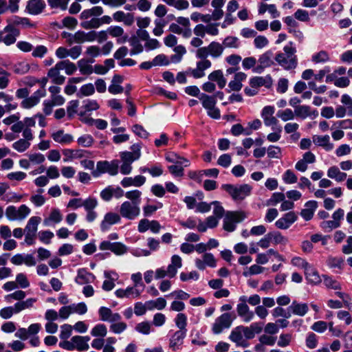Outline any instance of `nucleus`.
<instances>
[{
	"instance_id": "1",
	"label": "nucleus",
	"mask_w": 352,
	"mask_h": 352,
	"mask_svg": "<svg viewBox=\"0 0 352 352\" xmlns=\"http://www.w3.org/2000/svg\"><path fill=\"white\" fill-rule=\"evenodd\" d=\"M64 70L68 75H72L77 70L76 65L69 60H63L58 62L53 67L49 69L47 77L52 79L56 85H62L65 80V77L60 75V71Z\"/></svg>"
},
{
	"instance_id": "2",
	"label": "nucleus",
	"mask_w": 352,
	"mask_h": 352,
	"mask_svg": "<svg viewBox=\"0 0 352 352\" xmlns=\"http://www.w3.org/2000/svg\"><path fill=\"white\" fill-rule=\"evenodd\" d=\"M296 52V47L293 46V43L290 42L283 47V52L276 55L275 60L285 69H295L297 66Z\"/></svg>"
},
{
	"instance_id": "3",
	"label": "nucleus",
	"mask_w": 352,
	"mask_h": 352,
	"mask_svg": "<svg viewBox=\"0 0 352 352\" xmlns=\"http://www.w3.org/2000/svg\"><path fill=\"white\" fill-rule=\"evenodd\" d=\"M222 188L226 190L235 201H241L249 196L252 187L246 184L241 185L223 184Z\"/></svg>"
},
{
	"instance_id": "4",
	"label": "nucleus",
	"mask_w": 352,
	"mask_h": 352,
	"mask_svg": "<svg viewBox=\"0 0 352 352\" xmlns=\"http://www.w3.org/2000/svg\"><path fill=\"white\" fill-rule=\"evenodd\" d=\"M246 217L243 211H228L225 214L223 228L227 232H233L236 223L241 222Z\"/></svg>"
},
{
	"instance_id": "5",
	"label": "nucleus",
	"mask_w": 352,
	"mask_h": 352,
	"mask_svg": "<svg viewBox=\"0 0 352 352\" xmlns=\"http://www.w3.org/2000/svg\"><path fill=\"white\" fill-rule=\"evenodd\" d=\"M140 155V150L134 152L124 151L120 153V173L123 175H129L133 169V162L138 160Z\"/></svg>"
},
{
	"instance_id": "6",
	"label": "nucleus",
	"mask_w": 352,
	"mask_h": 352,
	"mask_svg": "<svg viewBox=\"0 0 352 352\" xmlns=\"http://www.w3.org/2000/svg\"><path fill=\"white\" fill-rule=\"evenodd\" d=\"M119 213L124 219L133 220L140 216V207L135 203H130L129 201H125L120 205Z\"/></svg>"
},
{
	"instance_id": "7",
	"label": "nucleus",
	"mask_w": 352,
	"mask_h": 352,
	"mask_svg": "<svg viewBox=\"0 0 352 352\" xmlns=\"http://www.w3.org/2000/svg\"><path fill=\"white\" fill-rule=\"evenodd\" d=\"M118 160L98 162L96 164V169L93 171L92 174L94 177H98L104 173H108L111 175H116L118 173Z\"/></svg>"
},
{
	"instance_id": "8",
	"label": "nucleus",
	"mask_w": 352,
	"mask_h": 352,
	"mask_svg": "<svg viewBox=\"0 0 352 352\" xmlns=\"http://www.w3.org/2000/svg\"><path fill=\"white\" fill-rule=\"evenodd\" d=\"M30 213V209L26 205H21L16 208L14 206H8L6 210V216L10 221L23 220Z\"/></svg>"
},
{
	"instance_id": "9",
	"label": "nucleus",
	"mask_w": 352,
	"mask_h": 352,
	"mask_svg": "<svg viewBox=\"0 0 352 352\" xmlns=\"http://www.w3.org/2000/svg\"><path fill=\"white\" fill-rule=\"evenodd\" d=\"M19 35V31L11 24L8 25L0 32V42H3L6 45H10L16 41Z\"/></svg>"
},
{
	"instance_id": "10",
	"label": "nucleus",
	"mask_w": 352,
	"mask_h": 352,
	"mask_svg": "<svg viewBox=\"0 0 352 352\" xmlns=\"http://www.w3.org/2000/svg\"><path fill=\"white\" fill-rule=\"evenodd\" d=\"M239 303L236 307V311L239 317L245 322H249L254 318V313L250 310L246 302V296H242L239 298Z\"/></svg>"
},
{
	"instance_id": "11",
	"label": "nucleus",
	"mask_w": 352,
	"mask_h": 352,
	"mask_svg": "<svg viewBox=\"0 0 352 352\" xmlns=\"http://www.w3.org/2000/svg\"><path fill=\"white\" fill-rule=\"evenodd\" d=\"M233 318L230 313H225L218 317L212 325V331L214 334H219L224 329L229 328L232 322Z\"/></svg>"
},
{
	"instance_id": "12",
	"label": "nucleus",
	"mask_w": 352,
	"mask_h": 352,
	"mask_svg": "<svg viewBox=\"0 0 352 352\" xmlns=\"http://www.w3.org/2000/svg\"><path fill=\"white\" fill-rule=\"evenodd\" d=\"M212 63L210 60H200L196 64V68L189 69L186 73L195 78H200L205 76V70L210 68Z\"/></svg>"
},
{
	"instance_id": "13",
	"label": "nucleus",
	"mask_w": 352,
	"mask_h": 352,
	"mask_svg": "<svg viewBox=\"0 0 352 352\" xmlns=\"http://www.w3.org/2000/svg\"><path fill=\"white\" fill-rule=\"evenodd\" d=\"M46 7V4L43 0H29L25 6V12L31 15H38L41 14Z\"/></svg>"
},
{
	"instance_id": "14",
	"label": "nucleus",
	"mask_w": 352,
	"mask_h": 352,
	"mask_svg": "<svg viewBox=\"0 0 352 352\" xmlns=\"http://www.w3.org/2000/svg\"><path fill=\"white\" fill-rule=\"evenodd\" d=\"M45 96V91L44 89H39L34 92L30 97H27L21 103V105L24 109H30L36 106L41 98Z\"/></svg>"
},
{
	"instance_id": "15",
	"label": "nucleus",
	"mask_w": 352,
	"mask_h": 352,
	"mask_svg": "<svg viewBox=\"0 0 352 352\" xmlns=\"http://www.w3.org/2000/svg\"><path fill=\"white\" fill-rule=\"evenodd\" d=\"M10 261L15 265L25 264L28 267L34 266L36 263L34 257L32 254H16L11 258Z\"/></svg>"
},
{
	"instance_id": "16",
	"label": "nucleus",
	"mask_w": 352,
	"mask_h": 352,
	"mask_svg": "<svg viewBox=\"0 0 352 352\" xmlns=\"http://www.w3.org/2000/svg\"><path fill=\"white\" fill-rule=\"evenodd\" d=\"M121 221V216L120 214L109 212L105 214L103 220L100 223V228L102 231L109 229L110 226L119 223Z\"/></svg>"
},
{
	"instance_id": "17",
	"label": "nucleus",
	"mask_w": 352,
	"mask_h": 352,
	"mask_svg": "<svg viewBox=\"0 0 352 352\" xmlns=\"http://www.w3.org/2000/svg\"><path fill=\"white\" fill-rule=\"evenodd\" d=\"M229 339L237 346L244 348L249 346V343L243 338V333L241 326H238L232 330Z\"/></svg>"
},
{
	"instance_id": "18",
	"label": "nucleus",
	"mask_w": 352,
	"mask_h": 352,
	"mask_svg": "<svg viewBox=\"0 0 352 352\" xmlns=\"http://www.w3.org/2000/svg\"><path fill=\"white\" fill-rule=\"evenodd\" d=\"M297 220V215L294 212H289L284 216L278 219L276 223V226L279 229H287L293 223Z\"/></svg>"
},
{
	"instance_id": "19",
	"label": "nucleus",
	"mask_w": 352,
	"mask_h": 352,
	"mask_svg": "<svg viewBox=\"0 0 352 352\" xmlns=\"http://www.w3.org/2000/svg\"><path fill=\"white\" fill-rule=\"evenodd\" d=\"M99 315L100 320L109 322H115L120 321L121 316L118 313H113L109 308L102 307L99 309Z\"/></svg>"
},
{
	"instance_id": "20",
	"label": "nucleus",
	"mask_w": 352,
	"mask_h": 352,
	"mask_svg": "<svg viewBox=\"0 0 352 352\" xmlns=\"http://www.w3.org/2000/svg\"><path fill=\"white\" fill-rule=\"evenodd\" d=\"M195 265L199 270H204L206 266L215 267L216 260L211 253H205L202 259L197 258L195 260Z\"/></svg>"
},
{
	"instance_id": "21",
	"label": "nucleus",
	"mask_w": 352,
	"mask_h": 352,
	"mask_svg": "<svg viewBox=\"0 0 352 352\" xmlns=\"http://www.w3.org/2000/svg\"><path fill=\"white\" fill-rule=\"evenodd\" d=\"M186 337V331H177L171 336L169 340V347L173 351H177L183 344V340Z\"/></svg>"
},
{
	"instance_id": "22",
	"label": "nucleus",
	"mask_w": 352,
	"mask_h": 352,
	"mask_svg": "<svg viewBox=\"0 0 352 352\" xmlns=\"http://www.w3.org/2000/svg\"><path fill=\"white\" fill-rule=\"evenodd\" d=\"M122 81V76L115 75L111 79V85L109 86V92L113 95L122 93L124 91V87L121 85Z\"/></svg>"
},
{
	"instance_id": "23",
	"label": "nucleus",
	"mask_w": 352,
	"mask_h": 352,
	"mask_svg": "<svg viewBox=\"0 0 352 352\" xmlns=\"http://www.w3.org/2000/svg\"><path fill=\"white\" fill-rule=\"evenodd\" d=\"M72 338L74 349L77 351H85L89 349V345L88 344L89 341L90 340L89 336H75Z\"/></svg>"
},
{
	"instance_id": "24",
	"label": "nucleus",
	"mask_w": 352,
	"mask_h": 352,
	"mask_svg": "<svg viewBox=\"0 0 352 352\" xmlns=\"http://www.w3.org/2000/svg\"><path fill=\"white\" fill-rule=\"evenodd\" d=\"M318 207V203L316 201H309L305 205V208L300 212L301 217L305 221H309L312 219L315 210Z\"/></svg>"
},
{
	"instance_id": "25",
	"label": "nucleus",
	"mask_w": 352,
	"mask_h": 352,
	"mask_svg": "<svg viewBox=\"0 0 352 352\" xmlns=\"http://www.w3.org/2000/svg\"><path fill=\"white\" fill-rule=\"evenodd\" d=\"M115 294L118 298H135L140 296L141 292L134 287H128L125 289H117Z\"/></svg>"
},
{
	"instance_id": "26",
	"label": "nucleus",
	"mask_w": 352,
	"mask_h": 352,
	"mask_svg": "<svg viewBox=\"0 0 352 352\" xmlns=\"http://www.w3.org/2000/svg\"><path fill=\"white\" fill-rule=\"evenodd\" d=\"M295 116L305 119L307 117L316 118L318 116L317 111H311V108L307 105L298 106L294 109Z\"/></svg>"
},
{
	"instance_id": "27",
	"label": "nucleus",
	"mask_w": 352,
	"mask_h": 352,
	"mask_svg": "<svg viewBox=\"0 0 352 352\" xmlns=\"http://www.w3.org/2000/svg\"><path fill=\"white\" fill-rule=\"evenodd\" d=\"M289 310L294 315L304 316L308 312L309 307L307 303H300L294 300L289 307Z\"/></svg>"
},
{
	"instance_id": "28",
	"label": "nucleus",
	"mask_w": 352,
	"mask_h": 352,
	"mask_svg": "<svg viewBox=\"0 0 352 352\" xmlns=\"http://www.w3.org/2000/svg\"><path fill=\"white\" fill-rule=\"evenodd\" d=\"M51 136L56 142L61 144H69L73 141V137L68 133H65L63 130L55 131L52 133Z\"/></svg>"
},
{
	"instance_id": "29",
	"label": "nucleus",
	"mask_w": 352,
	"mask_h": 352,
	"mask_svg": "<svg viewBox=\"0 0 352 352\" xmlns=\"http://www.w3.org/2000/svg\"><path fill=\"white\" fill-rule=\"evenodd\" d=\"M107 32H109V35L112 37L118 38V42L122 43L124 42L127 39V36H124V29L118 25H112L107 28Z\"/></svg>"
},
{
	"instance_id": "30",
	"label": "nucleus",
	"mask_w": 352,
	"mask_h": 352,
	"mask_svg": "<svg viewBox=\"0 0 352 352\" xmlns=\"http://www.w3.org/2000/svg\"><path fill=\"white\" fill-rule=\"evenodd\" d=\"M95 276L93 274L88 272L85 269H80L75 281L79 285H84L93 282Z\"/></svg>"
},
{
	"instance_id": "31",
	"label": "nucleus",
	"mask_w": 352,
	"mask_h": 352,
	"mask_svg": "<svg viewBox=\"0 0 352 352\" xmlns=\"http://www.w3.org/2000/svg\"><path fill=\"white\" fill-rule=\"evenodd\" d=\"M182 265V258L178 255H173L171 257V263L168 266V276L173 278L177 272V270Z\"/></svg>"
},
{
	"instance_id": "32",
	"label": "nucleus",
	"mask_w": 352,
	"mask_h": 352,
	"mask_svg": "<svg viewBox=\"0 0 352 352\" xmlns=\"http://www.w3.org/2000/svg\"><path fill=\"white\" fill-rule=\"evenodd\" d=\"M95 31L85 32L83 31H78L74 34V40L76 43H83L85 42L94 41Z\"/></svg>"
},
{
	"instance_id": "33",
	"label": "nucleus",
	"mask_w": 352,
	"mask_h": 352,
	"mask_svg": "<svg viewBox=\"0 0 352 352\" xmlns=\"http://www.w3.org/2000/svg\"><path fill=\"white\" fill-rule=\"evenodd\" d=\"M247 76L243 72H238L234 75V80L230 81L228 84L229 87L232 91H240L243 87L242 81L246 78Z\"/></svg>"
},
{
	"instance_id": "34",
	"label": "nucleus",
	"mask_w": 352,
	"mask_h": 352,
	"mask_svg": "<svg viewBox=\"0 0 352 352\" xmlns=\"http://www.w3.org/2000/svg\"><path fill=\"white\" fill-rule=\"evenodd\" d=\"M305 275L308 282L311 284L316 285L321 282L320 276L311 265L306 269Z\"/></svg>"
},
{
	"instance_id": "35",
	"label": "nucleus",
	"mask_w": 352,
	"mask_h": 352,
	"mask_svg": "<svg viewBox=\"0 0 352 352\" xmlns=\"http://www.w3.org/2000/svg\"><path fill=\"white\" fill-rule=\"evenodd\" d=\"M113 18L118 22H124L127 25H131L134 22L133 14L130 13H124L122 11H117L113 14Z\"/></svg>"
},
{
	"instance_id": "36",
	"label": "nucleus",
	"mask_w": 352,
	"mask_h": 352,
	"mask_svg": "<svg viewBox=\"0 0 352 352\" xmlns=\"http://www.w3.org/2000/svg\"><path fill=\"white\" fill-rule=\"evenodd\" d=\"M329 136L326 135L323 136L314 135L313 137V142L315 144L322 146L327 151H331L333 148V144L329 142Z\"/></svg>"
},
{
	"instance_id": "37",
	"label": "nucleus",
	"mask_w": 352,
	"mask_h": 352,
	"mask_svg": "<svg viewBox=\"0 0 352 352\" xmlns=\"http://www.w3.org/2000/svg\"><path fill=\"white\" fill-rule=\"evenodd\" d=\"M272 83V79L270 76H256L250 80V86L252 87L258 88L261 86L268 87Z\"/></svg>"
},
{
	"instance_id": "38",
	"label": "nucleus",
	"mask_w": 352,
	"mask_h": 352,
	"mask_svg": "<svg viewBox=\"0 0 352 352\" xmlns=\"http://www.w3.org/2000/svg\"><path fill=\"white\" fill-rule=\"evenodd\" d=\"M103 13V8L100 6H94L90 9L83 10L80 14L81 19H89L94 16L96 17L100 16Z\"/></svg>"
},
{
	"instance_id": "39",
	"label": "nucleus",
	"mask_w": 352,
	"mask_h": 352,
	"mask_svg": "<svg viewBox=\"0 0 352 352\" xmlns=\"http://www.w3.org/2000/svg\"><path fill=\"white\" fill-rule=\"evenodd\" d=\"M208 78L210 81L217 82L220 89H223L226 85V80L224 78L221 70L212 72L208 75Z\"/></svg>"
},
{
	"instance_id": "40",
	"label": "nucleus",
	"mask_w": 352,
	"mask_h": 352,
	"mask_svg": "<svg viewBox=\"0 0 352 352\" xmlns=\"http://www.w3.org/2000/svg\"><path fill=\"white\" fill-rule=\"evenodd\" d=\"M63 219V216L60 210L57 208H53L49 215V217L44 219L43 223L48 226L51 223H60Z\"/></svg>"
},
{
	"instance_id": "41",
	"label": "nucleus",
	"mask_w": 352,
	"mask_h": 352,
	"mask_svg": "<svg viewBox=\"0 0 352 352\" xmlns=\"http://www.w3.org/2000/svg\"><path fill=\"white\" fill-rule=\"evenodd\" d=\"M327 175L338 182L344 181L346 177V173L341 172L337 166L330 167L328 169Z\"/></svg>"
},
{
	"instance_id": "42",
	"label": "nucleus",
	"mask_w": 352,
	"mask_h": 352,
	"mask_svg": "<svg viewBox=\"0 0 352 352\" xmlns=\"http://www.w3.org/2000/svg\"><path fill=\"white\" fill-rule=\"evenodd\" d=\"M208 45L210 56L212 58H217L222 55L224 50V47L222 44L216 41H212Z\"/></svg>"
},
{
	"instance_id": "43",
	"label": "nucleus",
	"mask_w": 352,
	"mask_h": 352,
	"mask_svg": "<svg viewBox=\"0 0 352 352\" xmlns=\"http://www.w3.org/2000/svg\"><path fill=\"white\" fill-rule=\"evenodd\" d=\"M41 218L39 217H32L28 221V223L25 228L24 232L25 233H30L36 234L38 229V226L41 222Z\"/></svg>"
},
{
	"instance_id": "44",
	"label": "nucleus",
	"mask_w": 352,
	"mask_h": 352,
	"mask_svg": "<svg viewBox=\"0 0 352 352\" xmlns=\"http://www.w3.org/2000/svg\"><path fill=\"white\" fill-rule=\"evenodd\" d=\"M148 310L164 309L166 306V300L164 298H158L156 300L146 301Z\"/></svg>"
},
{
	"instance_id": "45",
	"label": "nucleus",
	"mask_w": 352,
	"mask_h": 352,
	"mask_svg": "<svg viewBox=\"0 0 352 352\" xmlns=\"http://www.w3.org/2000/svg\"><path fill=\"white\" fill-rule=\"evenodd\" d=\"M99 108H100V105L96 100H87L84 102V104L82 107V109L83 110H82L79 113V115L82 117L86 114L87 112L96 111V110L98 109Z\"/></svg>"
},
{
	"instance_id": "46",
	"label": "nucleus",
	"mask_w": 352,
	"mask_h": 352,
	"mask_svg": "<svg viewBox=\"0 0 352 352\" xmlns=\"http://www.w3.org/2000/svg\"><path fill=\"white\" fill-rule=\"evenodd\" d=\"M199 98L201 102L203 107L206 109L214 107L216 105L217 101L215 96L201 94Z\"/></svg>"
},
{
	"instance_id": "47",
	"label": "nucleus",
	"mask_w": 352,
	"mask_h": 352,
	"mask_svg": "<svg viewBox=\"0 0 352 352\" xmlns=\"http://www.w3.org/2000/svg\"><path fill=\"white\" fill-rule=\"evenodd\" d=\"M271 241V243L274 245L283 244L285 245L287 243L288 239L283 236L279 232H270L267 233Z\"/></svg>"
},
{
	"instance_id": "48",
	"label": "nucleus",
	"mask_w": 352,
	"mask_h": 352,
	"mask_svg": "<svg viewBox=\"0 0 352 352\" xmlns=\"http://www.w3.org/2000/svg\"><path fill=\"white\" fill-rule=\"evenodd\" d=\"M124 195L129 200L130 203H135L138 206H140L142 195V192L140 190H133L127 191Z\"/></svg>"
},
{
	"instance_id": "49",
	"label": "nucleus",
	"mask_w": 352,
	"mask_h": 352,
	"mask_svg": "<svg viewBox=\"0 0 352 352\" xmlns=\"http://www.w3.org/2000/svg\"><path fill=\"white\" fill-rule=\"evenodd\" d=\"M80 26L86 30L98 28L100 25L99 18L92 17L90 20L82 19Z\"/></svg>"
},
{
	"instance_id": "50",
	"label": "nucleus",
	"mask_w": 352,
	"mask_h": 352,
	"mask_svg": "<svg viewBox=\"0 0 352 352\" xmlns=\"http://www.w3.org/2000/svg\"><path fill=\"white\" fill-rule=\"evenodd\" d=\"M311 60L316 63H327L330 60L329 54L324 50H321L312 56Z\"/></svg>"
},
{
	"instance_id": "51",
	"label": "nucleus",
	"mask_w": 352,
	"mask_h": 352,
	"mask_svg": "<svg viewBox=\"0 0 352 352\" xmlns=\"http://www.w3.org/2000/svg\"><path fill=\"white\" fill-rule=\"evenodd\" d=\"M222 45L223 47L236 49L239 47L240 43L237 37L229 36L224 38Z\"/></svg>"
},
{
	"instance_id": "52",
	"label": "nucleus",
	"mask_w": 352,
	"mask_h": 352,
	"mask_svg": "<svg viewBox=\"0 0 352 352\" xmlns=\"http://www.w3.org/2000/svg\"><path fill=\"white\" fill-rule=\"evenodd\" d=\"M91 334L94 337L104 338L107 334V329L103 324H98L93 327L91 331Z\"/></svg>"
},
{
	"instance_id": "53",
	"label": "nucleus",
	"mask_w": 352,
	"mask_h": 352,
	"mask_svg": "<svg viewBox=\"0 0 352 352\" xmlns=\"http://www.w3.org/2000/svg\"><path fill=\"white\" fill-rule=\"evenodd\" d=\"M179 159L183 160V161H184V162L186 163L185 164V167L189 166V161L187 159H186L183 157H181L175 153H168L166 155V160L168 162H171V163H174V164H182V162H180L179 160Z\"/></svg>"
},
{
	"instance_id": "54",
	"label": "nucleus",
	"mask_w": 352,
	"mask_h": 352,
	"mask_svg": "<svg viewBox=\"0 0 352 352\" xmlns=\"http://www.w3.org/2000/svg\"><path fill=\"white\" fill-rule=\"evenodd\" d=\"M30 146V142L24 139H19L12 144V147L18 152L22 153L28 150Z\"/></svg>"
},
{
	"instance_id": "55",
	"label": "nucleus",
	"mask_w": 352,
	"mask_h": 352,
	"mask_svg": "<svg viewBox=\"0 0 352 352\" xmlns=\"http://www.w3.org/2000/svg\"><path fill=\"white\" fill-rule=\"evenodd\" d=\"M95 92V87L92 83H88L82 85L79 91V93L77 94L79 97L81 96H91Z\"/></svg>"
},
{
	"instance_id": "56",
	"label": "nucleus",
	"mask_w": 352,
	"mask_h": 352,
	"mask_svg": "<svg viewBox=\"0 0 352 352\" xmlns=\"http://www.w3.org/2000/svg\"><path fill=\"white\" fill-rule=\"evenodd\" d=\"M80 72L83 75H90L94 72V67L83 60L78 62Z\"/></svg>"
},
{
	"instance_id": "57",
	"label": "nucleus",
	"mask_w": 352,
	"mask_h": 352,
	"mask_svg": "<svg viewBox=\"0 0 352 352\" xmlns=\"http://www.w3.org/2000/svg\"><path fill=\"white\" fill-rule=\"evenodd\" d=\"M27 156L29 158L30 164H40L45 160V156L40 153H30L27 154Z\"/></svg>"
},
{
	"instance_id": "58",
	"label": "nucleus",
	"mask_w": 352,
	"mask_h": 352,
	"mask_svg": "<svg viewBox=\"0 0 352 352\" xmlns=\"http://www.w3.org/2000/svg\"><path fill=\"white\" fill-rule=\"evenodd\" d=\"M12 23V25H21L23 28L34 27V25L30 22V19L25 17L14 16Z\"/></svg>"
},
{
	"instance_id": "59",
	"label": "nucleus",
	"mask_w": 352,
	"mask_h": 352,
	"mask_svg": "<svg viewBox=\"0 0 352 352\" xmlns=\"http://www.w3.org/2000/svg\"><path fill=\"white\" fill-rule=\"evenodd\" d=\"M277 116L283 121L286 122L293 120L295 117V112L290 109H286L283 111H279L277 113Z\"/></svg>"
},
{
	"instance_id": "60",
	"label": "nucleus",
	"mask_w": 352,
	"mask_h": 352,
	"mask_svg": "<svg viewBox=\"0 0 352 352\" xmlns=\"http://www.w3.org/2000/svg\"><path fill=\"white\" fill-rule=\"evenodd\" d=\"M267 156L270 158L280 159L282 156L281 148L278 146L270 145L267 149Z\"/></svg>"
},
{
	"instance_id": "61",
	"label": "nucleus",
	"mask_w": 352,
	"mask_h": 352,
	"mask_svg": "<svg viewBox=\"0 0 352 352\" xmlns=\"http://www.w3.org/2000/svg\"><path fill=\"white\" fill-rule=\"evenodd\" d=\"M85 151L65 149L63 151L64 155L70 159L81 158L85 156Z\"/></svg>"
},
{
	"instance_id": "62",
	"label": "nucleus",
	"mask_w": 352,
	"mask_h": 352,
	"mask_svg": "<svg viewBox=\"0 0 352 352\" xmlns=\"http://www.w3.org/2000/svg\"><path fill=\"white\" fill-rule=\"evenodd\" d=\"M175 324L179 329V331H186V327L187 324V318L184 314L180 313L177 315L175 318Z\"/></svg>"
},
{
	"instance_id": "63",
	"label": "nucleus",
	"mask_w": 352,
	"mask_h": 352,
	"mask_svg": "<svg viewBox=\"0 0 352 352\" xmlns=\"http://www.w3.org/2000/svg\"><path fill=\"white\" fill-rule=\"evenodd\" d=\"M269 44L268 39L262 35L256 36L254 39V45L257 49H262Z\"/></svg>"
},
{
	"instance_id": "64",
	"label": "nucleus",
	"mask_w": 352,
	"mask_h": 352,
	"mask_svg": "<svg viewBox=\"0 0 352 352\" xmlns=\"http://www.w3.org/2000/svg\"><path fill=\"white\" fill-rule=\"evenodd\" d=\"M341 102L346 105L347 109V114L352 116V98L347 94H344L341 98Z\"/></svg>"
}]
</instances>
